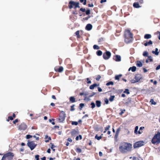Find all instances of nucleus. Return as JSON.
Segmentation results:
<instances>
[{
	"instance_id": "nucleus-2",
	"label": "nucleus",
	"mask_w": 160,
	"mask_h": 160,
	"mask_svg": "<svg viewBox=\"0 0 160 160\" xmlns=\"http://www.w3.org/2000/svg\"><path fill=\"white\" fill-rule=\"evenodd\" d=\"M125 41L127 43H129L133 40L132 34L129 30H126L125 32Z\"/></svg>"
},
{
	"instance_id": "nucleus-61",
	"label": "nucleus",
	"mask_w": 160,
	"mask_h": 160,
	"mask_svg": "<svg viewBox=\"0 0 160 160\" xmlns=\"http://www.w3.org/2000/svg\"><path fill=\"white\" fill-rule=\"evenodd\" d=\"M99 155L100 157H101L102 155V152H99Z\"/></svg>"
},
{
	"instance_id": "nucleus-60",
	"label": "nucleus",
	"mask_w": 160,
	"mask_h": 160,
	"mask_svg": "<svg viewBox=\"0 0 160 160\" xmlns=\"http://www.w3.org/2000/svg\"><path fill=\"white\" fill-rule=\"evenodd\" d=\"M106 1H107V0H101V2H101V3H103V2H106Z\"/></svg>"
},
{
	"instance_id": "nucleus-43",
	"label": "nucleus",
	"mask_w": 160,
	"mask_h": 160,
	"mask_svg": "<svg viewBox=\"0 0 160 160\" xmlns=\"http://www.w3.org/2000/svg\"><path fill=\"white\" fill-rule=\"evenodd\" d=\"M110 126L109 125L107 127H106V128H105V131L104 132V133L106 131L108 130L109 129V128H110Z\"/></svg>"
},
{
	"instance_id": "nucleus-1",
	"label": "nucleus",
	"mask_w": 160,
	"mask_h": 160,
	"mask_svg": "<svg viewBox=\"0 0 160 160\" xmlns=\"http://www.w3.org/2000/svg\"><path fill=\"white\" fill-rule=\"evenodd\" d=\"M132 148V145L131 144L123 142L120 144L119 150L122 153H126L131 151Z\"/></svg>"
},
{
	"instance_id": "nucleus-29",
	"label": "nucleus",
	"mask_w": 160,
	"mask_h": 160,
	"mask_svg": "<svg viewBox=\"0 0 160 160\" xmlns=\"http://www.w3.org/2000/svg\"><path fill=\"white\" fill-rule=\"evenodd\" d=\"M93 48H94V49H99V47L98 46L96 45H95L93 46Z\"/></svg>"
},
{
	"instance_id": "nucleus-53",
	"label": "nucleus",
	"mask_w": 160,
	"mask_h": 160,
	"mask_svg": "<svg viewBox=\"0 0 160 160\" xmlns=\"http://www.w3.org/2000/svg\"><path fill=\"white\" fill-rule=\"evenodd\" d=\"M98 91L99 92H101L102 91V89L100 87H98Z\"/></svg>"
},
{
	"instance_id": "nucleus-48",
	"label": "nucleus",
	"mask_w": 160,
	"mask_h": 160,
	"mask_svg": "<svg viewBox=\"0 0 160 160\" xmlns=\"http://www.w3.org/2000/svg\"><path fill=\"white\" fill-rule=\"evenodd\" d=\"M104 102L107 104L108 103V101L107 98H106L104 99Z\"/></svg>"
},
{
	"instance_id": "nucleus-52",
	"label": "nucleus",
	"mask_w": 160,
	"mask_h": 160,
	"mask_svg": "<svg viewBox=\"0 0 160 160\" xmlns=\"http://www.w3.org/2000/svg\"><path fill=\"white\" fill-rule=\"evenodd\" d=\"M80 10L82 12H84L85 11V8H81Z\"/></svg>"
},
{
	"instance_id": "nucleus-28",
	"label": "nucleus",
	"mask_w": 160,
	"mask_h": 160,
	"mask_svg": "<svg viewBox=\"0 0 160 160\" xmlns=\"http://www.w3.org/2000/svg\"><path fill=\"white\" fill-rule=\"evenodd\" d=\"M102 137L100 136H98L97 135H96L95 137V138L98 140H99L101 139Z\"/></svg>"
},
{
	"instance_id": "nucleus-8",
	"label": "nucleus",
	"mask_w": 160,
	"mask_h": 160,
	"mask_svg": "<svg viewBox=\"0 0 160 160\" xmlns=\"http://www.w3.org/2000/svg\"><path fill=\"white\" fill-rule=\"evenodd\" d=\"M27 128V125L24 122L22 123L18 126V129L21 130H25Z\"/></svg>"
},
{
	"instance_id": "nucleus-34",
	"label": "nucleus",
	"mask_w": 160,
	"mask_h": 160,
	"mask_svg": "<svg viewBox=\"0 0 160 160\" xmlns=\"http://www.w3.org/2000/svg\"><path fill=\"white\" fill-rule=\"evenodd\" d=\"M124 93H126L127 94H129V90L128 89H126L125 90V91L124 92Z\"/></svg>"
},
{
	"instance_id": "nucleus-11",
	"label": "nucleus",
	"mask_w": 160,
	"mask_h": 160,
	"mask_svg": "<svg viewBox=\"0 0 160 160\" xmlns=\"http://www.w3.org/2000/svg\"><path fill=\"white\" fill-rule=\"evenodd\" d=\"M79 2H76L73 1H71V8H76L77 7L80 8L79 5Z\"/></svg>"
},
{
	"instance_id": "nucleus-46",
	"label": "nucleus",
	"mask_w": 160,
	"mask_h": 160,
	"mask_svg": "<svg viewBox=\"0 0 160 160\" xmlns=\"http://www.w3.org/2000/svg\"><path fill=\"white\" fill-rule=\"evenodd\" d=\"M39 155H36L35 156V158H36V160H39Z\"/></svg>"
},
{
	"instance_id": "nucleus-19",
	"label": "nucleus",
	"mask_w": 160,
	"mask_h": 160,
	"mask_svg": "<svg viewBox=\"0 0 160 160\" xmlns=\"http://www.w3.org/2000/svg\"><path fill=\"white\" fill-rule=\"evenodd\" d=\"M101 102L99 101H96V106L97 107H100L101 106Z\"/></svg>"
},
{
	"instance_id": "nucleus-40",
	"label": "nucleus",
	"mask_w": 160,
	"mask_h": 160,
	"mask_svg": "<svg viewBox=\"0 0 160 160\" xmlns=\"http://www.w3.org/2000/svg\"><path fill=\"white\" fill-rule=\"evenodd\" d=\"M94 88L95 86L93 84V85H90V86L89 87L90 89H93Z\"/></svg>"
},
{
	"instance_id": "nucleus-12",
	"label": "nucleus",
	"mask_w": 160,
	"mask_h": 160,
	"mask_svg": "<svg viewBox=\"0 0 160 160\" xmlns=\"http://www.w3.org/2000/svg\"><path fill=\"white\" fill-rule=\"evenodd\" d=\"M92 25L91 24H88L87 25L86 27V29L88 30H90L92 29Z\"/></svg>"
},
{
	"instance_id": "nucleus-51",
	"label": "nucleus",
	"mask_w": 160,
	"mask_h": 160,
	"mask_svg": "<svg viewBox=\"0 0 160 160\" xmlns=\"http://www.w3.org/2000/svg\"><path fill=\"white\" fill-rule=\"evenodd\" d=\"M33 137L36 138V140H39V137H37L36 136L34 135L33 136Z\"/></svg>"
},
{
	"instance_id": "nucleus-6",
	"label": "nucleus",
	"mask_w": 160,
	"mask_h": 160,
	"mask_svg": "<svg viewBox=\"0 0 160 160\" xmlns=\"http://www.w3.org/2000/svg\"><path fill=\"white\" fill-rule=\"evenodd\" d=\"M66 116V114L65 112L63 111H62L58 118L59 122H63Z\"/></svg>"
},
{
	"instance_id": "nucleus-55",
	"label": "nucleus",
	"mask_w": 160,
	"mask_h": 160,
	"mask_svg": "<svg viewBox=\"0 0 160 160\" xmlns=\"http://www.w3.org/2000/svg\"><path fill=\"white\" fill-rule=\"evenodd\" d=\"M148 43V45H151L152 44V42L151 40H150Z\"/></svg>"
},
{
	"instance_id": "nucleus-18",
	"label": "nucleus",
	"mask_w": 160,
	"mask_h": 160,
	"mask_svg": "<svg viewBox=\"0 0 160 160\" xmlns=\"http://www.w3.org/2000/svg\"><path fill=\"white\" fill-rule=\"evenodd\" d=\"M121 130V128H118V129L117 130L116 133V135H115V137H117L118 136V133L120 132V131Z\"/></svg>"
},
{
	"instance_id": "nucleus-9",
	"label": "nucleus",
	"mask_w": 160,
	"mask_h": 160,
	"mask_svg": "<svg viewBox=\"0 0 160 160\" xmlns=\"http://www.w3.org/2000/svg\"><path fill=\"white\" fill-rule=\"evenodd\" d=\"M144 142L142 141H140L136 142L133 146L134 148L141 147L144 145Z\"/></svg>"
},
{
	"instance_id": "nucleus-10",
	"label": "nucleus",
	"mask_w": 160,
	"mask_h": 160,
	"mask_svg": "<svg viewBox=\"0 0 160 160\" xmlns=\"http://www.w3.org/2000/svg\"><path fill=\"white\" fill-rule=\"evenodd\" d=\"M111 56V53L109 51H107L104 53L103 54V58L106 60L108 59Z\"/></svg>"
},
{
	"instance_id": "nucleus-21",
	"label": "nucleus",
	"mask_w": 160,
	"mask_h": 160,
	"mask_svg": "<svg viewBox=\"0 0 160 160\" xmlns=\"http://www.w3.org/2000/svg\"><path fill=\"white\" fill-rule=\"evenodd\" d=\"M133 7L136 8H138L140 7L139 4L138 3H134L133 5Z\"/></svg>"
},
{
	"instance_id": "nucleus-24",
	"label": "nucleus",
	"mask_w": 160,
	"mask_h": 160,
	"mask_svg": "<svg viewBox=\"0 0 160 160\" xmlns=\"http://www.w3.org/2000/svg\"><path fill=\"white\" fill-rule=\"evenodd\" d=\"M114 98H115L114 96H111L109 99L110 101L111 102L112 101L114 100Z\"/></svg>"
},
{
	"instance_id": "nucleus-64",
	"label": "nucleus",
	"mask_w": 160,
	"mask_h": 160,
	"mask_svg": "<svg viewBox=\"0 0 160 160\" xmlns=\"http://www.w3.org/2000/svg\"><path fill=\"white\" fill-rule=\"evenodd\" d=\"M143 71L144 72H147V70L145 69V68H143Z\"/></svg>"
},
{
	"instance_id": "nucleus-16",
	"label": "nucleus",
	"mask_w": 160,
	"mask_h": 160,
	"mask_svg": "<svg viewBox=\"0 0 160 160\" xmlns=\"http://www.w3.org/2000/svg\"><path fill=\"white\" fill-rule=\"evenodd\" d=\"M152 53L153 54H154L156 55H158L159 53V52H158V48H156L155 49V51H152Z\"/></svg>"
},
{
	"instance_id": "nucleus-20",
	"label": "nucleus",
	"mask_w": 160,
	"mask_h": 160,
	"mask_svg": "<svg viewBox=\"0 0 160 160\" xmlns=\"http://www.w3.org/2000/svg\"><path fill=\"white\" fill-rule=\"evenodd\" d=\"M122 76V74H119V75H117L115 77V79L116 80H119L120 78Z\"/></svg>"
},
{
	"instance_id": "nucleus-25",
	"label": "nucleus",
	"mask_w": 160,
	"mask_h": 160,
	"mask_svg": "<svg viewBox=\"0 0 160 160\" xmlns=\"http://www.w3.org/2000/svg\"><path fill=\"white\" fill-rule=\"evenodd\" d=\"M138 126H136L135 128V130H134V132L135 133H136V134L138 133Z\"/></svg>"
},
{
	"instance_id": "nucleus-33",
	"label": "nucleus",
	"mask_w": 160,
	"mask_h": 160,
	"mask_svg": "<svg viewBox=\"0 0 160 160\" xmlns=\"http://www.w3.org/2000/svg\"><path fill=\"white\" fill-rule=\"evenodd\" d=\"M72 125H77L78 124V122H77L72 121Z\"/></svg>"
},
{
	"instance_id": "nucleus-50",
	"label": "nucleus",
	"mask_w": 160,
	"mask_h": 160,
	"mask_svg": "<svg viewBox=\"0 0 160 160\" xmlns=\"http://www.w3.org/2000/svg\"><path fill=\"white\" fill-rule=\"evenodd\" d=\"M18 119H16L15 120L13 121V123L14 124H15L16 122H18Z\"/></svg>"
},
{
	"instance_id": "nucleus-63",
	"label": "nucleus",
	"mask_w": 160,
	"mask_h": 160,
	"mask_svg": "<svg viewBox=\"0 0 160 160\" xmlns=\"http://www.w3.org/2000/svg\"><path fill=\"white\" fill-rule=\"evenodd\" d=\"M46 158L45 157H44L43 158H41L42 160H46Z\"/></svg>"
},
{
	"instance_id": "nucleus-26",
	"label": "nucleus",
	"mask_w": 160,
	"mask_h": 160,
	"mask_svg": "<svg viewBox=\"0 0 160 160\" xmlns=\"http://www.w3.org/2000/svg\"><path fill=\"white\" fill-rule=\"evenodd\" d=\"M79 138L80 139H82V136L81 135H79V136H77L76 138V140L77 141L78 140Z\"/></svg>"
},
{
	"instance_id": "nucleus-54",
	"label": "nucleus",
	"mask_w": 160,
	"mask_h": 160,
	"mask_svg": "<svg viewBox=\"0 0 160 160\" xmlns=\"http://www.w3.org/2000/svg\"><path fill=\"white\" fill-rule=\"evenodd\" d=\"M160 69V65H159L156 68V70H159V69Z\"/></svg>"
},
{
	"instance_id": "nucleus-14",
	"label": "nucleus",
	"mask_w": 160,
	"mask_h": 160,
	"mask_svg": "<svg viewBox=\"0 0 160 160\" xmlns=\"http://www.w3.org/2000/svg\"><path fill=\"white\" fill-rule=\"evenodd\" d=\"M136 69V67L135 66H133L132 67H131L128 69V71H130V70H131L132 72H135Z\"/></svg>"
},
{
	"instance_id": "nucleus-47",
	"label": "nucleus",
	"mask_w": 160,
	"mask_h": 160,
	"mask_svg": "<svg viewBox=\"0 0 160 160\" xmlns=\"http://www.w3.org/2000/svg\"><path fill=\"white\" fill-rule=\"evenodd\" d=\"M91 105H92V108H93L95 106V103H93V102H92L91 103Z\"/></svg>"
},
{
	"instance_id": "nucleus-27",
	"label": "nucleus",
	"mask_w": 160,
	"mask_h": 160,
	"mask_svg": "<svg viewBox=\"0 0 160 160\" xmlns=\"http://www.w3.org/2000/svg\"><path fill=\"white\" fill-rule=\"evenodd\" d=\"M110 85H113V82H108L107 83L106 85L107 86H109Z\"/></svg>"
},
{
	"instance_id": "nucleus-62",
	"label": "nucleus",
	"mask_w": 160,
	"mask_h": 160,
	"mask_svg": "<svg viewBox=\"0 0 160 160\" xmlns=\"http://www.w3.org/2000/svg\"><path fill=\"white\" fill-rule=\"evenodd\" d=\"M65 143V145L66 146H68L69 144V142H66Z\"/></svg>"
},
{
	"instance_id": "nucleus-15",
	"label": "nucleus",
	"mask_w": 160,
	"mask_h": 160,
	"mask_svg": "<svg viewBox=\"0 0 160 160\" xmlns=\"http://www.w3.org/2000/svg\"><path fill=\"white\" fill-rule=\"evenodd\" d=\"M116 59L115 60L116 61L118 62L121 61V58L120 56L117 55L116 56Z\"/></svg>"
},
{
	"instance_id": "nucleus-5",
	"label": "nucleus",
	"mask_w": 160,
	"mask_h": 160,
	"mask_svg": "<svg viewBox=\"0 0 160 160\" xmlns=\"http://www.w3.org/2000/svg\"><path fill=\"white\" fill-rule=\"evenodd\" d=\"M141 79H142V76L139 74L136 75L134 78L131 81L132 83H134L138 82Z\"/></svg>"
},
{
	"instance_id": "nucleus-59",
	"label": "nucleus",
	"mask_w": 160,
	"mask_h": 160,
	"mask_svg": "<svg viewBox=\"0 0 160 160\" xmlns=\"http://www.w3.org/2000/svg\"><path fill=\"white\" fill-rule=\"evenodd\" d=\"M122 111L120 113H119V114L120 115H122V114L124 113V111Z\"/></svg>"
},
{
	"instance_id": "nucleus-37",
	"label": "nucleus",
	"mask_w": 160,
	"mask_h": 160,
	"mask_svg": "<svg viewBox=\"0 0 160 160\" xmlns=\"http://www.w3.org/2000/svg\"><path fill=\"white\" fill-rule=\"evenodd\" d=\"M81 2H83V4L85 5L86 3V0H80Z\"/></svg>"
},
{
	"instance_id": "nucleus-22",
	"label": "nucleus",
	"mask_w": 160,
	"mask_h": 160,
	"mask_svg": "<svg viewBox=\"0 0 160 160\" xmlns=\"http://www.w3.org/2000/svg\"><path fill=\"white\" fill-rule=\"evenodd\" d=\"M79 31H77L75 32L76 35L77 36V37L78 38H81V36L79 35Z\"/></svg>"
},
{
	"instance_id": "nucleus-13",
	"label": "nucleus",
	"mask_w": 160,
	"mask_h": 160,
	"mask_svg": "<svg viewBox=\"0 0 160 160\" xmlns=\"http://www.w3.org/2000/svg\"><path fill=\"white\" fill-rule=\"evenodd\" d=\"M136 65L138 67H142V63L140 61H138L136 62Z\"/></svg>"
},
{
	"instance_id": "nucleus-31",
	"label": "nucleus",
	"mask_w": 160,
	"mask_h": 160,
	"mask_svg": "<svg viewBox=\"0 0 160 160\" xmlns=\"http://www.w3.org/2000/svg\"><path fill=\"white\" fill-rule=\"evenodd\" d=\"M75 98L74 97H71V102H75Z\"/></svg>"
},
{
	"instance_id": "nucleus-30",
	"label": "nucleus",
	"mask_w": 160,
	"mask_h": 160,
	"mask_svg": "<svg viewBox=\"0 0 160 160\" xmlns=\"http://www.w3.org/2000/svg\"><path fill=\"white\" fill-rule=\"evenodd\" d=\"M150 102H151L152 104L155 105L156 103L153 99L151 100Z\"/></svg>"
},
{
	"instance_id": "nucleus-41",
	"label": "nucleus",
	"mask_w": 160,
	"mask_h": 160,
	"mask_svg": "<svg viewBox=\"0 0 160 160\" xmlns=\"http://www.w3.org/2000/svg\"><path fill=\"white\" fill-rule=\"evenodd\" d=\"M148 53L146 51L144 52H143V55L144 56H146L148 55Z\"/></svg>"
},
{
	"instance_id": "nucleus-49",
	"label": "nucleus",
	"mask_w": 160,
	"mask_h": 160,
	"mask_svg": "<svg viewBox=\"0 0 160 160\" xmlns=\"http://www.w3.org/2000/svg\"><path fill=\"white\" fill-rule=\"evenodd\" d=\"M87 81H88V83H91V81L90 80H89V78H87Z\"/></svg>"
},
{
	"instance_id": "nucleus-36",
	"label": "nucleus",
	"mask_w": 160,
	"mask_h": 160,
	"mask_svg": "<svg viewBox=\"0 0 160 160\" xmlns=\"http://www.w3.org/2000/svg\"><path fill=\"white\" fill-rule=\"evenodd\" d=\"M76 150L77 152H78L80 153L82 152V150L80 148H77Z\"/></svg>"
},
{
	"instance_id": "nucleus-32",
	"label": "nucleus",
	"mask_w": 160,
	"mask_h": 160,
	"mask_svg": "<svg viewBox=\"0 0 160 160\" xmlns=\"http://www.w3.org/2000/svg\"><path fill=\"white\" fill-rule=\"evenodd\" d=\"M148 59L149 62H152L153 61L152 59V57L151 56L148 57Z\"/></svg>"
},
{
	"instance_id": "nucleus-56",
	"label": "nucleus",
	"mask_w": 160,
	"mask_h": 160,
	"mask_svg": "<svg viewBox=\"0 0 160 160\" xmlns=\"http://www.w3.org/2000/svg\"><path fill=\"white\" fill-rule=\"evenodd\" d=\"M51 138L50 137H49L48 138V139L47 140H45V142H48L49 141V140H51Z\"/></svg>"
},
{
	"instance_id": "nucleus-4",
	"label": "nucleus",
	"mask_w": 160,
	"mask_h": 160,
	"mask_svg": "<svg viewBox=\"0 0 160 160\" xmlns=\"http://www.w3.org/2000/svg\"><path fill=\"white\" fill-rule=\"evenodd\" d=\"M14 156L13 153L9 152L4 154L1 160H12Z\"/></svg>"
},
{
	"instance_id": "nucleus-35",
	"label": "nucleus",
	"mask_w": 160,
	"mask_h": 160,
	"mask_svg": "<svg viewBox=\"0 0 160 160\" xmlns=\"http://www.w3.org/2000/svg\"><path fill=\"white\" fill-rule=\"evenodd\" d=\"M13 118L12 116H9L8 117V119L7 120L8 121H9V120H13Z\"/></svg>"
},
{
	"instance_id": "nucleus-38",
	"label": "nucleus",
	"mask_w": 160,
	"mask_h": 160,
	"mask_svg": "<svg viewBox=\"0 0 160 160\" xmlns=\"http://www.w3.org/2000/svg\"><path fill=\"white\" fill-rule=\"evenodd\" d=\"M32 137V136L30 135H26V138L27 139H29Z\"/></svg>"
},
{
	"instance_id": "nucleus-45",
	"label": "nucleus",
	"mask_w": 160,
	"mask_h": 160,
	"mask_svg": "<svg viewBox=\"0 0 160 160\" xmlns=\"http://www.w3.org/2000/svg\"><path fill=\"white\" fill-rule=\"evenodd\" d=\"M84 106V104L83 103H81L80 104V109H81L82 107H83Z\"/></svg>"
},
{
	"instance_id": "nucleus-42",
	"label": "nucleus",
	"mask_w": 160,
	"mask_h": 160,
	"mask_svg": "<svg viewBox=\"0 0 160 160\" xmlns=\"http://www.w3.org/2000/svg\"><path fill=\"white\" fill-rule=\"evenodd\" d=\"M101 76L99 75H98L96 78V79L97 81H99L101 78Z\"/></svg>"
},
{
	"instance_id": "nucleus-3",
	"label": "nucleus",
	"mask_w": 160,
	"mask_h": 160,
	"mask_svg": "<svg viewBox=\"0 0 160 160\" xmlns=\"http://www.w3.org/2000/svg\"><path fill=\"white\" fill-rule=\"evenodd\" d=\"M152 142L154 144H158L160 143V132H158L152 138Z\"/></svg>"
},
{
	"instance_id": "nucleus-17",
	"label": "nucleus",
	"mask_w": 160,
	"mask_h": 160,
	"mask_svg": "<svg viewBox=\"0 0 160 160\" xmlns=\"http://www.w3.org/2000/svg\"><path fill=\"white\" fill-rule=\"evenodd\" d=\"M151 37V35L149 34H146L144 36V38L146 39H149Z\"/></svg>"
},
{
	"instance_id": "nucleus-57",
	"label": "nucleus",
	"mask_w": 160,
	"mask_h": 160,
	"mask_svg": "<svg viewBox=\"0 0 160 160\" xmlns=\"http://www.w3.org/2000/svg\"><path fill=\"white\" fill-rule=\"evenodd\" d=\"M47 152L48 153H50V152H51V150H50V148H48L47 150Z\"/></svg>"
},
{
	"instance_id": "nucleus-44",
	"label": "nucleus",
	"mask_w": 160,
	"mask_h": 160,
	"mask_svg": "<svg viewBox=\"0 0 160 160\" xmlns=\"http://www.w3.org/2000/svg\"><path fill=\"white\" fill-rule=\"evenodd\" d=\"M50 144L52 145L51 146V149H53V148L55 147V146L53 144V143H51Z\"/></svg>"
},
{
	"instance_id": "nucleus-58",
	"label": "nucleus",
	"mask_w": 160,
	"mask_h": 160,
	"mask_svg": "<svg viewBox=\"0 0 160 160\" xmlns=\"http://www.w3.org/2000/svg\"><path fill=\"white\" fill-rule=\"evenodd\" d=\"M88 6L89 7H93V4H88Z\"/></svg>"
},
{
	"instance_id": "nucleus-39",
	"label": "nucleus",
	"mask_w": 160,
	"mask_h": 160,
	"mask_svg": "<svg viewBox=\"0 0 160 160\" xmlns=\"http://www.w3.org/2000/svg\"><path fill=\"white\" fill-rule=\"evenodd\" d=\"M86 13L87 15H89L90 14V10L88 9L86 11Z\"/></svg>"
},
{
	"instance_id": "nucleus-7",
	"label": "nucleus",
	"mask_w": 160,
	"mask_h": 160,
	"mask_svg": "<svg viewBox=\"0 0 160 160\" xmlns=\"http://www.w3.org/2000/svg\"><path fill=\"white\" fill-rule=\"evenodd\" d=\"M28 146L30 148L31 150H33L36 146V144L33 141H29L27 143Z\"/></svg>"
},
{
	"instance_id": "nucleus-23",
	"label": "nucleus",
	"mask_w": 160,
	"mask_h": 160,
	"mask_svg": "<svg viewBox=\"0 0 160 160\" xmlns=\"http://www.w3.org/2000/svg\"><path fill=\"white\" fill-rule=\"evenodd\" d=\"M97 54L99 56H101L102 54V52L101 51L99 50L97 52Z\"/></svg>"
}]
</instances>
